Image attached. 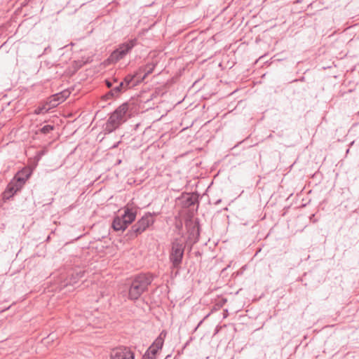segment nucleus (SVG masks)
<instances>
[{
	"instance_id": "1",
	"label": "nucleus",
	"mask_w": 359,
	"mask_h": 359,
	"mask_svg": "<svg viewBox=\"0 0 359 359\" xmlns=\"http://www.w3.org/2000/svg\"><path fill=\"white\" fill-rule=\"evenodd\" d=\"M175 207L181 209H189V215L185 219L187 230L185 236H180V240L175 238L172 247H192L198 240L200 236L199 219H193L194 211L198 207V194L197 193H182L175 200Z\"/></svg>"
},
{
	"instance_id": "2",
	"label": "nucleus",
	"mask_w": 359,
	"mask_h": 359,
	"mask_svg": "<svg viewBox=\"0 0 359 359\" xmlns=\"http://www.w3.org/2000/svg\"><path fill=\"white\" fill-rule=\"evenodd\" d=\"M135 107L134 102L131 101L126 102L118 107L110 114L108 120L104 125V133L109 134L118 128L131 116Z\"/></svg>"
},
{
	"instance_id": "3",
	"label": "nucleus",
	"mask_w": 359,
	"mask_h": 359,
	"mask_svg": "<svg viewBox=\"0 0 359 359\" xmlns=\"http://www.w3.org/2000/svg\"><path fill=\"white\" fill-rule=\"evenodd\" d=\"M154 280V276L150 273H140L131 278L128 290V298L130 300H137L140 297L148 290Z\"/></svg>"
},
{
	"instance_id": "4",
	"label": "nucleus",
	"mask_w": 359,
	"mask_h": 359,
	"mask_svg": "<svg viewBox=\"0 0 359 359\" xmlns=\"http://www.w3.org/2000/svg\"><path fill=\"white\" fill-rule=\"evenodd\" d=\"M140 42L137 37L128 39L119 43L107 59V63L116 64L123 60L128 55L130 54L133 49Z\"/></svg>"
},
{
	"instance_id": "5",
	"label": "nucleus",
	"mask_w": 359,
	"mask_h": 359,
	"mask_svg": "<svg viewBox=\"0 0 359 359\" xmlns=\"http://www.w3.org/2000/svg\"><path fill=\"white\" fill-rule=\"evenodd\" d=\"M157 215L158 213L154 212L153 213L149 212L144 213V215L132 225L131 228L128 230L126 233L128 238L135 239L139 235L144 232L154 224L156 221L155 217Z\"/></svg>"
},
{
	"instance_id": "6",
	"label": "nucleus",
	"mask_w": 359,
	"mask_h": 359,
	"mask_svg": "<svg viewBox=\"0 0 359 359\" xmlns=\"http://www.w3.org/2000/svg\"><path fill=\"white\" fill-rule=\"evenodd\" d=\"M84 273L85 271L79 266L69 269L65 276H61L60 288L62 289L69 285H74L83 276Z\"/></svg>"
},
{
	"instance_id": "7",
	"label": "nucleus",
	"mask_w": 359,
	"mask_h": 359,
	"mask_svg": "<svg viewBox=\"0 0 359 359\" xmlns=\"http://www.w3.org/2000/svg\"><path fill=\"white\" fill-rule=\"evenodd\" d=\"M24 186L14 179H12L7 184L5 190L2 193V199L4 201L11 199L18 192L20 191Z\"/></svg>"
},
{
	"instance_id": "8",
	"label": "nucleus",
	"mask_w": 359,
	"mask_h": 359,
	"mask_svg": "<svg viewBox=\"0 0 359 359\" xmlns=\"http://www.w3.org/2000/svg\"><path fill=\"white\" fill-rule=\"evenodd\" d=\"M111 359H135V354L127 346H119L112 349Z\"/></svg>"
},
{
	"instance_id": "9",
	"label": "nucleus",
	"mask_w": 359,
	"mask_h": 359,
	"mask_svg": "<svg viewBox=\"0 0 359 359\" xmlns=\"http://www.w3.org/2000/svg\"><path fill=\"white\" fill-rule=\"evenodd\" d=\"M123 213L120 216L128 226L133 224L136 219L138 207L128 203L123 208Z\"/></svg>"
},
{
	"instance_id": "10",
	"label": "nucleus",
	"mask_w": 359,
	"mask_h": 359,
	"mask_svg": "<svg viewBox=\"0 0 359 359\" xmlns=\"http://www.w3.org/2000/svg\"><path fill=\"white\" fill-rule=\"evenodd\" d=\"M122 80L128 90L138 86L142 82V78H140L136 70L126 75Z\"/></svg>"
},
{
	"instance_id": "11",
	"label": "nucleus",
	"mask_w": 359,
	"mask_h": 359,
	"mask_svg": "<svg viewBox=\"0 0 359 359\" xmlns=\"http://www.w3.org/2000/svg\"><path fill=\"white\" fill-rule=\"evenodd\" d=\"M184 248H171L170 253V260L172 262V266L176 269L180 268L182 258L184 256Z\"/></svg>"
},
{
	"instance_id": "12",
	"label": "nucleus",
	"mask_w": 359,
	"mask_h": 359,
	"mask_svg": "<svg viewBox=\"0 0 359 359\" xmlns=\"http://www.w3.org/2000/svg\"><path fill=\"white\" fill-rule=\"evenodd\" d=\"M32 169L29 167H24L21 170L17 172L14 175L13 178L18 183L25 186L26 182L31 177L32 174Z\"/></svg>"
},
{
	"instance_id": "13",
	"label": "nucleus",
	"mask_w": 359,
	"mask_h": 359,
	"mask_svg": "<svg viewBox=\"0 0 359 359\" xmlns=\"http://www.w3.org/2000/svg\"><path fill=\"white\" fill-rule=\"evenodd\" d=\"M155 67L156 64L153 62H149L146 65L140 66L136 69V72L138 73V75L140 76V78H142L143 81L148 75L154 72Z\"/></svg>"
},
{
	"instance_id": "14",
	"label": "nucleus",
	"mask_w": 359,
	"mask_h": 359,
	"mask_svg": "<svg viewBox=\"0 0 359 359\" xmlns=\"http://www.w3.org/2000/svg\"><path fill=\"white\" fill-rule=\"evenodd\" d=\"M69 95V93L67 91H62L59 93L53 95L49 100V104L52 107H57L60 103L63 102Z\"/></svg>"
},
{
	"instance_id": "15",
	"label": "nucleus",
	"mask_w": 359,
	"mask_h": 359,
	"mask_svg": "<svg viewBox=\"0 0 359 359\" xmlns=\"http://www.w3.org/2000/svg\"><path fill=\"white\" fill-rule=\"evenodd\" d=\"M121 94L123 93L118 88V86L117 85H114L111 90L102 95V99L104 101L116 99L118 98Z\"/></svg>"
},
{
	"instance_id": "16",
	"label": "nucleus",
	"mask_w": 359,
	"mask_h": 359,
	"mask_svg": "<svg viewBox=\"0 0 359 359\" xmlns=\"http://www.w3.org/2000/svg\"><path fill=\"white\" fill-rule=\"evenodd\" d=\"M128 224L125 223L120 216L116 215L114 217L111 222V228L115 231H124L128 228Z\"/></svg>"
},
{
	"instance_id": "17",
	"label": "nucleus",
	"mask_w": 359,
	"mask_h": 359,
	"mask_svg": "<svg viewBox=\"0 0 359 359\" xmlns=\"http://www.w3.org/2000/svg\"><path fill=\"white\" fill-rule=\"evenodd\" d=\"M50 108H53L50 104H49V102L41 105V106H39L34 111V113L36 114H45L46 112H48Z\"/></svg>"
},
{
	"instance_id": "18",
	"label": "nucleus",
	"mask_w": 359,
	"mask_h": 359,
	"mask_svg": "<svg viewBox=\"0 0 359 359\" xmlns=\"http://www.w3.org/2000/svg\"><path fill=\"white\" fill-rule=\"evenodd\" d=\"M158 351V348L151 345L144 354L147 356H150L152 359H155Z\"/></svg>"
},
{
	"instance_id": "19",
	"label": "nucleus",
	"mask_w": 359,
	"mask_h": 359,
	"mask_svg": "<svg viewBox=\"0 0 359 359\" xmlns=\"http://www.w3.org/2000/svg\"><path fill=\"white\" fill-rule=\"evenodd\" d=\"M55 128V126H52V125H46L44 126H43L42 128H41L40 129H39V131L36 132V133L38 134L39 133H43V134H48L49 133H50L51 131H53Z\"/></svg>"
},
{
	"instance_id": "20",
	"label": "nucleus",
	"mask_w": 359,
	"mask_h": 359,
	"mask_svg": "<svg viewBox=\"0 0 359 359\" xmlns=\"http://www.w3.org/2000/svg\"><path fill=\"white\" fill-rule=\"evenodd\" d=\"M153 346L158 348L159 350L161 349L163 345V339L161 337V335L156 339V340L154 341V343L151 344Z\"/></svg>"
},
{
	"instance_id": "21",
	"label": "nucleus",
	"mask_w": 359,
	"mask_h": 359,
	"mask_svg": "<svg viewBox=\"0 0 359 359\" xmlns=\"http://www.w3.org/2000/svg\"><path fill=\"white\" fill-rule=\"evenodd\" d=\"M117 86H118V88L120 89L122 93H125L128 90L126 87H125V84L123 80L120 81L118 83Z\"/></svg>"
},
{
	"instance_id": "22",
	"label": "nucleus",
	"mask_w": 359,
	"mask_h": 359,
	"mask_svg": "<svg viewBox=\"0 0 359 359\" xmlns=\"http://www.w3.org/2000/svg\"><path fill=\"white\" fill-rule=\"evenodd\" d=\"M189 253L191 255H195L196 257H200L201 255V252L197 250V248H189Z\"/></svg>"
},
{
	"instance_id": "23",
	"label": "nucleus",
	"mask_w": 359,
	"mask_h": 359,
	"mask_svg": "<svg viewBox=\"0 0 359 359\" xmlns=\"http://www.w3.org/2000/svg\"><path fill=\"white\" fill-rule=\"evenodd\" d=\"M44 154H45L44 150H40V151H37V153L34 157V159L36 161H39L41 158L42 156L44 155Z\"/></svg>"
},
{
	"instance_id": "24",
	"label": "nucleus",
	"mask_w": 359,
	"mask_h": 359,
	"mask_svg": "<svg viewBox=\"0 0 359 359\" xmlns=\"http://www.w3.org/2000/svg\"><path fill=\"white\" fill-rule=\"evenodd\" d=\"M105 86L109 89L111 90L113 87V83H111V81H110V79L108 78V79H106L104 81Z\"/></svg>"
},
{
	"instance_id": "25",
	"label": "nucleus",
	"mask_w": 359,
	"mask_h": 359,
	"mask_svg": "<svg viewBox=\"0 0 359 359\" xmlns=\"http://www.w3.org/2000/svg\"><path fill=\"white\" fill-rule=\"evenodd\" d=\"M109 79H110L113 85H117L118 83L120 81V80L116 76H113Z\"/></svg>"
},
{
	"instance_id": "26",
	"label": "nucleus",
	"mask_w": 359,
	"mask_h": 359,
	"mask_svg": "<svg viewBox=\"0 0 359 359\" xmlns=\"http://www.w3.org/2000/svg\"><path fill=\"white\" fill-rule=\"evenodd\" d=\"M209 315L206 316L202 320H201L199 322V323L198 324V325L196 326V327L195 328L194 331H196L198 327L202 324L203 321Z\"/></svg>"
},
{
	"instance_id": "27",
	"label": "nucleus",
	"mask_w": 359,
	"mask_h": 359,
	"mask_svg": "<svg viewBox=\"0 0 359 359\" xmlns=\"http://www.w3.org/2000/svg\"><path fill=\"white\" fill-rule=\"evenodd\" d=\"M176 227L180 229V228L182 227V223L181 221H180V222H177L176 223Z\"/></svg>"
},
{
	"instance_id": "28",
	"label": "nucleus",
	"mask_w": 359,
	"mask_h": 359,
	"mask_svg": "<svg viewBox=\"0 0 359 359\" xmlns=\"http://www.w3.org/2000/svg\"><path fill=\"white\" fill-rule=\"evenodd\" d=\"M355 140L352 141V142L350 143L349 147L353 146V144H355Z\"/></svg>"
},
{
	"instance_id": "29",
	"label": "nucleus",
	"mask_w": 359,
	"mask_h": 359,
	"mask_svg": "<svg viewBox=\"0 0 359 359\" xmlns=\"http://www.w3.org/2000/svg\"><path fill=\"white\" fill-rule=\"evenodd\" d=\"M53 200H54L53 198H51V199H50V201L49 203H46V204H47V205H50V204H51V203H53Z\"/></svg>"
},
{
	"instance_id": "30",
	"label": "nucleus",
	"mask_w": 359,
	"mask_h": 359,
	"mask_svg": "<svg viewBox=\"0 0 359 359\" xmlns=\"http://www.w3.org/2000/svg\"><path fill=\"white\" fill-rule=\"evenodd\" d=\"M261 250H262V248H259V250L256 252V254H257L259 252H260V251H261Z\"/></svg>"
}]
</instances>
